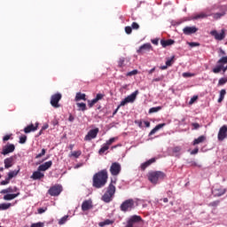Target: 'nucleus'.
<instances>
[{
	"label": "nucleus",
	"mask_w": 227,
	"mask_h": 227,
	"mask_svg": "<svg viewBox=\"0 0 227 227\" xmlns=\"http://www.w3.org/2000/svg\"><path fill=\"white\" fill-rule=\"evenodd\" d=\"M224 95H226V90H222L220 91V97L218 98V103L221 104V102H223V100H224Z\"/></svg>",
	"instance_id": "nucleus-35"
},
{
	"label": "nucleus",
	"mask_w": 227,
	"mask_h": 227,
	"mask_svg": "<svg viewBox=\"0 0 227 227\" xmlns=\"http://www.w3.org/2000/svg\"><path fill=\"white\" fill-rule=\"evenodd\" d=\"M43 176H45V175L43 173H42V170H39V168H37V171H35L32 174L31 178H32V180H42V178H43Z\"/></svg>",
	"instance_id": "nucleus-18"
},
{
	"label": "nucleus",
	"mask_w": 227,
	"mask_h": 227,
	"mask_svg": "<svg viewBox=\"0 0 227 227\" xmlns=\"http://www.w3.org/2000/svg\"><path fill=\"white\" fill-rule=\"evenodd\" d=\"M173 43H175V40L173 39H168V40L162 39L160 41V44L162 47H168V45H173Z\"/></svg>",
	"instance_id": "nucleus-26"
},
{
	"label": "nucleus",
	"mask_w": 227,
	"mask_h": 227,
	"mask_svg": "<svg viewBox=\"0 0 227 227\" xmlns=\"http://www.w3.org/2000/svg\"><path fill=\"white\" fill-rule=\"evenodd\" d=\"M198 152H200V149L198 147H196L194 150H192L191 152V155H196V153H198Z\"/></svg>",
	"instance_id": "nucleus-57"
},
{
	"label": "nucleus",
	"mask_w": 227,
	"mask_h": 227,
	"mask_svg": "<svg viewBox=\"0 0 227 227\" xmlns=\"http://www.w3.org/2000/svg\"><path fill=\"white\" fill-rule=\"evenodd\" d=\"M67 221H68V215H65L62 218H60L59 221V224H60V225L65 224V223H67Z\"/></svg>",
	"instance_id": "nucleus-42"
},
{
	"label": "nucleus",
	"mask_w": 227,
	"mask_h": 227,
	"mask_svg": "<svg viewBox=\"0 0 227 227\" xmlns=\"http://www.w3.org/2000/svg\"><path fill=\"white\" fill-rule=\"evenodd\" d=\"M164 178H166V174L162 171H152L148 173V180L154 185H157V184L164 180Z\"/></svg>",
	"instance_id": "nucleus-3"
},
{
	"label": "nucleus",
	"mask_w": 227,
	"mask_h": 227,
	"mask_svg": "<svg viewBox=\"0 0 227 227\" xmlns=\"http://www.w3.org/2000/svg\"><path fill=\"white\" fill-rule=\"evenodd\" d=\"M192 127H193L192 128L193 130H198V129H200V123L193 122V123H192Z\"/></svg>",
	"instance_id": "nucleus-50"
},
{
	"label": "nucleus",
	"mask_w": 227,
	"mask_h": 227,
	"mask_svg": "<svg viewBox=\"0 0 227 227\" xmlns=\"http://www.w3.org/2000/svg\"><path fill=\"white\" fill-rule=\"evenodd\" d=\"M18 196H20V192H19L17 193H7L4 196V200L5 201H12V200H15Z\"/></svg>",
	"instance_id": "nucleus-23"
},
{
	"label": "nucleus",
	"mask_w": 227,
	"mask_h": 227,
	"mask_svg": "<svg viewBox=\"0 0 227 227\" xmlns=\"http://www.w3.org/2000/svg\"><path fill=\"white\" fill-rule=\"evenodd\" d=\"M174 59H175V56H173L170 59H168L167 61H166V66L167 67H171V65H173Z\"/></svg>",
	"instance_id": "nucleus-43"
},
{
	"label": "nucleus",
	"mask_w": 227,
	"mask_h": 227,
	"mask_svg": "<svg viewBox=\"0 0 227 227\" xmlns=\"http://www.w3.org/2000/svg\"><path fill=\"white\" fill-rule=\"evenodd\" d=\"M207 137H205V136H200L198 138L194 139L193 145H200V143H203V141H205Z\"/></svg>",
	"instance_id": "nucleus-31"
},
{
	"label": "nucleus",
	"mask_w": 227,
	"mask_h": 227,
	"mask_svg": "<svg viewBox=\"0 0 227 227\" xmlns=\"http://www.w3.org/2000/svg\"><path fill=\"white\" fill-rule=\"evenodd\" d=\"M26 141H27V137L26 135L21 136L20 137V145H24L26 143Z\"/></svg>",
	"instance_id": "nucleus-44"
},
{
	"label": "nucleus",
	"mask_w": 227,
	"mask_h": 227,
	"mask_svg": "<svg viewBox=\"0 0 227 227\" xmlns=\"http://www.w3.org/2000/svg\"><path fill=\"white\" fill-rule=\"evenodd\" d=\"M227 138V126L223 125L218 132V141H224Z\"/></svg>",
	"instance_id": "nucleus-15"
},
{
	"label": "nucleus",
	"mask_w": 227,
	"mask_h": 227,
	"mask_svg": "<svg viewBox=\"0 0 227 227\" xmlns=\"http://www.w3.org/2000/svg\"><path fill=\"white\" fill-rule=\"evenodd\" d=\"M121 107H123V106H120V105H119V106H117V108H116V109L114 111V113H113V116H114V115L118 113V111L120 110Z\"/></svg>",
	"instance_id": "nucleus-59"
},
{
	"label": "nucleus",
	"mask_w": 227,
	"mask_h": 227,
	"mask_svg": "<svg viewBox=\"0 0 227 227\" xmlns=\"http://www.w3.org/2000/svg\"><path fill=\"white\" fill-rule=\"evenodd\" d=\"M137 95H139V90H135L133 93H131L129 96L126 97L120 104V106H127V104H133V102H136V98H137Z\"/></svg>",
	"instance_id": "nucleus-6"
},
{
	"label": "nucleus",
	"mask_w": 227,
	"mask_h": 227,
	"mask_svg": "<svg viewBox=\"0 0 227 227\" xmlns=\"http://www.w3.org/2000/svg\"><path fill=\"white\" fill-rule=\"evenodd\" d=\"M107 170L103 169L93 176L92 185L96 189H102L107 184Z\"/></svg>",
	"instance_id": "nucleus-1"
},
{
	"label": "nucleus",
	"mask_w": 227,
	"mask_h": 227,
	"mask_svg": "<svg viewBox=\"0 0 227 227\" xmlns=\"http://www.w3.org/2000/svg\"><path fill=\"white\" fill-rule=\"evenodd\" d=\"M12 207L11 203H2L0 204V210H8Z\"/></svg>",
	"instance_id": "nucleus-36"
},
{
	"label": "nucleus",
	"mask_w": 227,
	"mask_h": 227,
	"mask_svg": "<svg viewBox=\"0 0 227 227\" xmlns=\"http://www.w3.org/2000/svg\"><path fill=\"white\" fill-rule=\"evenodd\" d=\"M160 109H162V106L152 107L149 109V114H153V113H159Z\"/></svg>",
	"instance_id": "nucleus-38"
},
{
	"label": "nucleus",
	"mask_w": 227,
	"mask_h": 227,
	"mask_svg": "<svg viewBox=\"0 0 227 227\" xmlns=\"http://www.w3.org/2000/svg\"><path fill=\"white\" fill-rule=\"evenodd\" d=\"M61 93H57L51 96V105L52 106V107H59V100H61Z\"/></svg>",
	"instance_id": "nucleus-10"
},
{
	"label": "nucleus",
	"mask_w": 227,
	"mask_h": 227,
	"mask_svg": "<svg viewBox=\"0 0 227 227\" xmlns=\"http://www.w3.org/2000/svg\"><path fill=\"white\" fill-rule=\"evenodd\" d=\"M10 140V135H6L3 137V141H9Z\"/></svg>",
	"instance_id": "nucleus-64"
},
{
	"label": "nucleus",
	"mask_w": 227,
	"mask_h": 227,
	"mask_svg": "<svg viewBox=\"0 0 227 227\" xmlns=\"http://www.w3.org/2000/svg\"><path fill=\"white\" fill-rule=\"evenodd\" d=\"M134 200L132 199L126 200L125 201H123L120 207L121 212H130V210H134V208L136 207L134 206Z\"/></svg>",
	"instance_id": "nucleus-5"
},
{
	"label": "nucleus",
	"mask_w": 227,
	"mask_h": 227,
	"mask_svg": "<svg viewBox=\"0 0 227 227\" xmlns=\"http://www.w3.org/2000/svg\"><path fill=\"white\" fill-rule=\"evenodd\" d=\"M121 172V165L118 162L112 163L110 167V173L113 175V176H118L120 173Z\"/></svg>",
	"instance_id": "nucleus-8"
},
{
	"label": "nucleus",
	"mask_w": 227,
	"mask_h": 227,
	"mask_svg": "<svg viewBox=\"0 0 227 227\" xmlns=\"http://www.w3.org/2000/svg\"><path fill=\"white\" fill-rule=\"evenodd\" d=\"M81 153H82L81 151H74L72 152L71 154H69V157H74V159H79V157H81Z\"/></svg>",
	"instance_id": "nucleus-34"
},
{
	"label": "nucleus",
	"mask_w": 227,
	"mask_h": 227,
	"mask_svg": "<svg viewBox=\"0 0 227 227\" xmlns=\"http://www.w3.org/2000/svg\"><path fill=\"white\" fill-rule=\"evenodd\" d=\"M20 171V168H19L18 170H12L10 171L8 173V180H12V178H15V176H17V175H19V172Z\"/></svg>",
	"instance_id": "nucleus-28"
},
{
	"label": "nucleus",
	"mask_w": 227,
	"mask_h": 227,
	"mask_svg": "<svg viewBox=\"0 0 227 227\" xmlns=\"http://www.w3.org/2000/svg\"><path fill=\"white\" fill-rule=\"evenodd\" d=\"M114 184H116V177L111 179V184L106 188V192L102 196L101 200L105 203H111L113 201V198H114V194L116 193V186Z\"/></svg>",
	"instance_id": "nucleus-2"
},
{
	"label": "nucleus",
	"mask_w": 227,
	"mask_h": 227,
	"mask_svg": "<svg viewBox=\"0 0 227 227\" xmlns=\"http://www.w3.org/2000/svg\"><path fill=\"white\" fill-rule=\"evenodd\" d=\"M211 36H214L215 40H218V42H222L226 38V29L223 28L221 33L219 34L217 30H212L210 32Z\"/></svg>",
	"instance_id": "nucleus-7"
},
{
	"label": "nucleus",
	"mask_w": 227,
	"mask_h": 227,
	"mask_svg": "<svg viewBox=\"0 0 227 227\" xmlns=\"http://www.w3.org/2000/svg\"><path fill=\"white\" fill-rule=\"evenodd\" d=\"M125 62V59H120V61H119V67H123V63Z\"/></svg>",
	"instance_id": "nucleus-62"
},
{
	"label": "nucleus",
	"mask_w": 227,
	"mask_h": 227,
	"mask_svg": "<svg viewBox=\"0 0 227 227\" xmlns=\"http://www.w3.org/2000/svg\"><path fill=\"white\" fill-rule=\"evenodd\" d=\"M13 192V187H9L7 189H4L0 192V194H11Z\"/></svg>",
	"instance_id": "nucleus-37"
},
{
	"label": "nucleus",
	"mask_w": 227,
	"mask_h": 227,
	"mask_svg": "<svg viewBox=\"0 0 227 227\" xmlns=\"http://www.w3.org/2000/svg\"><path fill=\"white\" fill-rule=\"evenodd\" d=\"M196 100H198V97L194 96L193 98H191L189 104L192 105V104H194V102H196Z\"/></svg>",
	"instance_id": "nucleus-54"
},
{
	"label": "nucleus",
	"mask_w": 227,
	"mask_h": 227,
	"mask_svg": "<svg viewBox=\"0 0 227 227\" xmlns=\"http://www.w3.org/2000/svg\"><path fill=\"white\" fill-rule=\"evenodd\" d=\"M188 43V45L190 46V47H200V43H194V42H191V43Z\"/></svg>",
	"instance_id": "nucleus-48"
},
{
	"label": "nucleus",
	"mask_w": 227,
	"mask_h": 227,
	"mask_svg": "<svg viewBox=\"0 0 227 227\" xmlns=\"http://www.w3.org/2000/svg\"><path fill=\"white\" fill-rule=\"evenodd\" d=\"M163 127H166V123H160L156 125L155 128L150 131L149 136H153V134L158 132V130H160V129H163Z\"/></svg>",
	"instance_id": "nucleus-24"
},
{
	"label": "nucleus",
	"mask_w": 227,
	"mask_h": 227,
	"mask_svg": "<svg viewBox=\"0 0 227 227\" xmlns=\"http://www.w3.org/2000/svg\"><path fill=\"white\" fill-rule=\"evenodd\" d=\"M207 17H208V15L205 14V12H201L200 14H196L193 17V20H198V19H207Z\"/></svg>",
	"instance_id": "nucleus-32"
},
{
	"label": "nucleus",
	"mask_w": 227,
	"mask_h": 227,
	"mask_svg": "<svg viewBox=\"0 0 227 227\" xmlns=\"http://www.w3.org/2000/svg\"><path fill=\"white\" fill-rule=\"evenodd\" d=\"M62 191H63V187L59 184H57L51 187L48 192L51 196H59Z\"/></svg>",
	"instance_id": "nucleus-9"
},
{
	"label": "nucleus",
	"mask_w": 227,
	"mask_h": 227,
	"mask_svg": "<svg viewBox=\"0 0 227 227\" xmlns=\"http://www.w3.org/2000/svg\"><path fill=\"white\" fill-rule=\"evenodd\" d=\"M77 107H79V111H86L87 107L85 103H77Z\"/></svg>",
	"instance_id": "nucleus-39"
},
{
	"label": "nucleus",
	"mask_w": 227,
	"mask_h": 227,
	"mask_svg": "<svg viewBox=\"0 0 227 227\" xmlns=\"http://www.w3.org/2000/svg\"><path fill=\"white\" fill-rule=\"evenodd\" d=\"M113 223H114V221L106 219L104 222H100L98 223V226L99 227L109 226L110 224H113Z\"/></svg>",
	"instance_id": "nucleus-30"
},
{
	"label": "nucleus",
	"mask_w": 227,
	"mask_h": 227,
	"mask_svg": "<svg viewBox=\"0 0 227 227\" xmlns=\"http://www.w3.org/2000/svg\"><path fill=\"white\" fill-rule=\"evenodd\" d=\"M107 150H109V147L106 144H104L98 151L99 155H103V153H106Z\"/></svg>",
	"instance_id": "nucleus-33"
},
{
	"label": "nucleus",
	"mask_w": 227,
	"mask_h": 227,
	"mask_svg": "<svg viewBox=\"0 0 227 227\" xmlns=\"http://www.w3.org/2000/svg\"><path fill=\"white\" fill-rule=\"evenodd\" d=\"M51 168H52V160L46 161L38 167L39 171H47V169H51Z\"/></svg>",
	"instance_id": "nucleus-17"
},
{
	"label": "nucleus",
	"mask_w": 227,
	"mask_h": 227,
	"mask_svg": "<svg viewBox=\"0 0 227 227\" xmlns=\"http://www.w3.org/2000/svg\"><path fill=\"white\" fill-rule=\"evenodd\" d=\"M152 49H153L152 44L150 43H147L140 46L139 49L137 51V54H145V52H150Z\"/></svg>",
	"instance_id": "nucleus-13"
},
{
	"label": "nucleus",
	"mask_w": 227,
	"mask_h": 227,
	"mask_svg": "<svg viewBox=\"0 0 227 227\" xmlns=\"http://www.w3.org/2000/svg\"><path fill=\"white\" fill-rule=\"evenodd\" d=\"M226 83H227V78H221L218 81V86H223V84H226Z\"/></svg>",
	"instance_id": "nucleus-45"
},
{
	"label": "nucleus",
	"mask_w": 227,
	"mask_h": 227,
	"mask_svg": "<svg viewBox=\"0 0 227 227\" xmlns=\"http://www.w3.org/2000/svg\"><path fill=\"white\" fill-rule=\"evenodd\" d=\"M180 155H182V147L181 146H175L172 148V157H176L180 159Z\"/></svg>",
	"instance_id": "nucleus-22"
},
{
	"label": "nucleus",
	"mask_w": 227,
	"mask_h": 227,
	"mask_svg": "<svg viewBox=\"0 0 227 227\" xmlns=\"http://www.w3.org/2000/svg\"><path fill=\"white\" fill-rule=\"evenodd\" d=\"M81 100H86V94L78 92L75 96V102H79Z\"/></svg>",
	"instance_id": "nucleus-29"
},
{
	"label": "nucleus",
	"mask_w": 227,
	"mask_h": 227,
	"mask_svg": "<svg viewBox=\"0 0 227 227\" xmlns=\"http://www.w3.org/2000/svg\"><path fill=\"white\" fill-rule=\"evenodd\" d=\"M223 70V74L227 70V56L226 57H222L218 61L217 65L215 67L213 68V73L214 74H219Z\"/></svg>",
	"instance_id": "nucleus-4"
},
{
	"label": "nucleus",
	"mask_w": 227,
	"mask_h": 227,
	"mask_svg": "<svg viewBox=\"0 0 227 227\" xmlns=\"http://www.w3.org/2000/svg\"><path fill=\"white\" fill-rule=\"evenodd\" d=\"M212 194H213V196L219 198L221 196H223V194H226V189H224L223 187H219V188L214 187L212 189Z\"/></svg>",
	"instance_id": "nucleus-16"
},
{
	"label": "nucleus",
	"mask_w": 227,
	"mask_h": 227,
	"mask_svg": "<svg viewBox=\"0 0 227 227\" xmlns=\"http://www.w3.org/2000/svg\"><path fill=\"white\" fill-rule=\"evenodd\" d=\"M46 210H47V208L40 207L38 209V214H43V213H45Z\"/></svg>",
	"instance_id": "nucleus-60"
},
{
	"label": "nucleus",
	"mask_w": 227,
	"mask_h": 227,
	"mask_svg": "<svg viewBox=\"0 0 227 227\" xmlns=\"http://www.w3.org/2000/svg\"><path fill=\"white\" fill-rule=\"evenodd\" d=\"M198 31V27H185L184 29H183V32L184 35H194V33H196Z\"/></svg>",
	"instance_id": "nucleus-19"
},
{
	"label": "nucleus",
	"mask_w": 227,
	"mask_h": 227,
	"mask_svg": "<svg viewBox=\"0 0 227 227\" xmlns=\"http://www.w3.org/2000/svg\"><path fill=\"white\" fill-rule=\"evenodd\" d=\"M183 77H184V78L194 77V74H192V73H183Z\"/></svg>",
	"instance_id": "nucleus-53"
},
{
	"label": "nucleus",
	"mask_w": 227,
	"mask_h": 227,
	"mask_svg": "<svg viewBox=\"0 0 227 227\" xmlns=\"http://www.w3.org/2000/svg\"><path fill=\"white\" fill-rule=\"evenodd\" d=\"M44 224L42 222L36 223H32L30 227H43Z\"/></svg>",
	"instance_id": "nucleus-47"
},
{
	"label": "nucleus",
	"mask_w": 227,
	"mask_h": 227,
	"mask_svg": "<svg viewBox=\"0 0 227 227\" xmlns=\"http://www.w3.org/2000/svg\"><path fill=\"white\" fill-rule=\"evenodd\" d=\"M131 29H139V24L137 22H133L131 24Z\"/></svg>",
	"instance_id": "nucleus-51"
},
{
	"label": "nucleus",
	"mask_w": 227,
	"mask_h": 227,
	"mask_svg": "<svg viewBox=\"0 0 227 227\" xmlns=\"http://www.w3.org/2000/svg\"><path fill=\"white\" fill-rule=\"evenodd\" d=\"M162 79H164V76H160V77H158V78H154L153 80V82H160V81H162Z\"/></svg>",
	"instance_id": "nucleus-55"
},
{
	"label": "nucleus",
	"mask_w": 227,
	"mask_h": 227,
	"mask_svg": "<svg viewBox=\"0 0 227 227\" xmlns=\"http://www.w3.org/2000/svg\"><path fill=\"white\" fill-rule=\"evenodd\" d=\"M153 162H155V158H153V159L142 163L141 169L145 170V168H148V166H150L151 164H153Z\"/></svg>",
	"instance_id": "nucleus-27"
},
{
	"label": "nucleus",
	"mask_w": 227,
	"mask_h": 227,
	"mask_svg": "<svg viewBox=\"0 0 227 227\" xmlns=\"http://www.w3.org/2000/svg\"><path fill=\"white\" fill-rule=\"evenodd\" d=\"M90 208H91V201H90V200L83 201L82 204V210L83 212H86V211L90 210Z\"/></svg>",
	"instance_id": "nucleus-25"
},
{
	"label": "nucleus",
	"mask_w": 227,
	"mask_h": 227,
	"mask_svg": "<svg viewBox=\"0 0 227 227\" xmlns=\"http://www.w3.org/2000/svg\"><path fill=\"white\" fill-rule=\"evenodd\" d=\"M152 43H153V45H159V39H153Z\"/></svg>",
	"instance_id": "nucleus-61"
},
{
	"label": "nucleus",
	"mask_w": 227,
	"mask_h": 227,
	"mask_svg": "<svg viewBox=\"0 0 227 227\" xmlns=\"http://www.w3.org/2000/svg\"><path fill=\"white\" fill-rule=\"evenodd\" d=\"M103 98H104L103 94H97L95 98H93L92 100H88L89 107H93V106L97 104L98 100H102Z\"/></svg>",
	"instance_id": "nucleus-20"
},
{
	"label": "nucleus",
	"mask_w": 227,
	"mask_h": 227,
	"mask_svg": "<svg viewBox=\"0 0 227 227\" xmlns=\"http://www.w3.org/2000/svg\"><path fill=\"white\" fill-rule=\"evenodd\" d=\"M114 141H116V137H112L106 141V145L109 147L113 145V143H114Z\"/></svg>",
	"instance_id": "nucleus-46"
},
{
	"label": "nucleus",
	"mask_w": 227,
	"mask_h": 227,
	"mask_svg": "<svg viewBox=\"0 0 227 227\" xmlns=\"http://www.w3.org/2000/svg\"><path fill=\"white\" fill-rule=\"evenodd\" d=\"M75 120V118L74 117V115L70 114L68 117V121H74Z\"/></svg>",
	"instance_id": "nucleus-63"
},
{
	"label": "nucleus",
	"mask_w": 227,
	"mask_h": 227,
	"mask_svg": "<svg viewBox=\"0 0 227 227\" xmlns=\"http://www.w3.org/2000/svg\"><path fill=\"white\" fill-rule=\"evenodd\" d=\"M137 69H135L133 71H130L129 73H128V75H137Z\"/></svg>",
	"instance_id": "nucleus-58"
},
{
	"label": "nucleus",
	"mask_w": 227,
	"mask_h": 227,
	"mask_svg": "<svg viewBox=\"0 0 227 227\" xmlns=\"http://www.w3.org/2000/svg\"><path fill=\"white\" fill-rule=\"evenodd\" d=\"M36 130H38V123H36L35 126L32 123L24 129L25 134H29L30 132H35Z\"/></svg>",
	"instance_id": "nucleus-21"
},
{
	"label": "nucleus",
	"mask_w": 227,
	"mask_h": 227,
	"mask_svg": "<svg viewBox=\"0 0 227 227\" xmlns=\"http://www.w3.org/2000/svg\"><path fill=\"white\" fill-rule=\"evenodd\" d=\"M15 152V145L8 144L3 147L2 155H8V153H13Z\"/></svg>",
	"instance_id": "nucleus-12"
},
{
	"label": "nucleus",
	"mask_w": 227,
	"mask_h": 227,
	"mask_svg": "<svg viewBox=\"0 0 227 227\" xmlns=\"http://www.w3.org/2000/svg\"><path fill=\"white\" fill-rule=\"evenodd\" d=\"M47 153V149H42L41 153L35 155V159H42Z\"/></svg>",
	"instance_id": "nucleus-40"
},
{
	"label": "nucleus",
	"mask_w": 227,
	"mask_h": 227,
	"mask_svg": "<svg viewBox=\"0 0 227 227\" xmlns=\"http://www.w3.org/2000/svg\"><path fill=\"white\" fill-rule=\"evenodd\" d=\"M98 134V128L90 129L88 134L85 136L84 140L85 141H91V139H95Z\"/></svg>",
	"instance_id": "nucleus-11"
},
{
	"label": "nucleus",
	"mask_w": 227,
	"mask_h": 227,
	"mask_svg": "<svg viewBox=\"0 0 227 227\" xmlns=\"http://www.w3.org/2000/svg\"><path fill=\"white\" fill-rule=\"evenodd\" d=\"M17 159V156H11L9 158H6L4 160V168L5 169H10L15 164V160Z\"/></svg>",
	"instance_id": "nucleus-14"
},
{
	"label": "nucleus",
	"mask_w": 227,
	"mask_h": 227,
	"mask_svg": "<svg viewBox=\"0 0 227 227\" xmlns=\"http://www.w3.org/2000/svg\"><path fill=\"white\" fill-rule=\"evenodd\" d=\"M219 56H226V51L222 48L219 49Z\"/></svg>",
	"instance_id": "nucleus-56"
},
{
	"label": "nucleus",
	"mask_w": 227,
	"mask_h": 227,
	"mask_svg": "<svg viewBox=\"0 0 227 227\" xmlns=\"http://www.w3.org/2000/svg\"><path fill=\"white\" fill-rule=\"evenodd\" d=\"M224 15H226L225 12H216L214 14V19H221V17H224Z\"/></svg>",
	"instance_id": "nucleus-41"
},
{
	"label": "nucleus",
	"mask_w": 227,
	"mask_h": 227,
	"mask_svg": "<svg viewBox=\"0 0 227 227\" xmlns=\"http://www.w3.org/2000/svg\"><path fill=\"white\" fill-rule=\"evenodd\" d=\"M10 180L8 179V177L5 178V180L1 181L0 185H8V184H10Z\"/></svg>",
	"instance_id": "nucleus-49"
},
{
	"label": "nucleus",
	"mask_w": 227,
	"mask_h": 227,
	"mask_svg": "<svg viewBox=\"0 0 227 227\" xmlns=\"http://www.w3.org/2000/svg\"><path fill=\"white\" fill-rule=\"evenodd\" d=\"M125 33L127 35H130L132 33V27H125Z\"/></svg>",
	"instance_id": "nucleus-52"
}]
</instances>
